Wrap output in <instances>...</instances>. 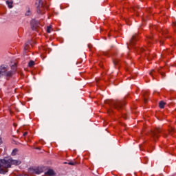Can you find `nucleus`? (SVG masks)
<instances>
[{"instance_id":"obj_21","label":"nucleus","mask_w":176,"mask_h":176,"mask_svg":"<svg viewBox=\"0 0 176 176\" xmlns=\"http://www.w3.org/2000/svg\"><path fill=\"white\" fill-rule=\"evenodd\" d=\"M167 30H162V35H166L167 34Z\"/></svg>"},{"instance_id":"obj_11","label":"nucleus","mask_w":176,"mask_h":176,"mask_svg":"<svg viewBox=\"0 0 176 176\" xmlns=\"http://www.w3.org/2000/svg\"><path fill=\"white\" fill-rule=\"evenodd\" d=\"M54 175V170L50 169L45 173L46 176H51Z\"/></svg>"},{"instance_id":"obj_2","label":"nucleus","mask_w":176,"mask_h":176,"mask_svg":"<svg viewBox=\"0 0 176 176\" xmlns=\"http://www.w3.org/2000/svg\"><path fill=\"white\" fill-rule=\"evenodd\" d=\"M16 71H17V64L16 63L11 66V70L8 65H0V78L4 76L6 79H10L16 74Z\"/></svg>"},{"instance_id":"obj_29","label":"nucleus","mask_w":176,"mask_h":176,"mask_svg":"<svg viewBox=\"0 0 176 176\" xmlns=\"http://www.w3.org/2000/svg\"><path fill=\"white\" fill-rule=\"evenodd\" d=\"M32 30H35L36 28V26L32 27Z\"/></svg>"},{"instance_id":"obj_15","label":"nucleus","mask_w":176,"mask_h":176,"mask_svg":"<svg viewBox=\"0 0 176 176\" xmlns=\"http://www.w3.org/2000/svg\"><path fill=\"white\" fill-rule=\"evenodd\" d=\"M17 152H18V150L16 149V148H14V149L12 151V156H16V154L17 153Z\"/></svg>"},{"instance_id":"obj_35","label":"nucleus","mask_w":176,"mask_h":176,"mask_svg":"<svg viewBox=\"0 0 176 176\" xmlns=\"http://www.w3.org/2000/svg\"><path fill=\"white\" fill-rule=\"evenodd\" d=\"M154 28H156V26H154Z\"/></svg>"},{"instance_id":"obj_7","label":"nucleus","mask_w":176,"mask_h":176,"mask_svg":"<svg viewBox=\"0 0 176 176\" xmlns=\"http://www.w3.org/2000/svg\"><path fill=\"white\" fill-rule=\"evenodd\" d=\"M138 39V36L136 34L133 35L131 39L129 41V43L128 44V49H130L131 46H134Z\"/></svg>"},{"instance_id":"obj_16","label":"nucleus","mask_w":176,"mask_h":176,"mask_svg":"<svg viewBox=\"0 0 176 176\" xmlns=\"http://www.w3.org/2000/svg\"><path fill=\"white\" fill-rule=\"evenodd\" d=\"M155 72H156L155 71V69H152L150 72H149V75H151V76H152L153 78V75H155Z\"/></svg>"},{"instance_id":"obj_1","label":"nucleus","mask_w":176,"mask_h":176,"mask_svg":"<svg viewBox=\"0 0 176 176\" xmlns=\"http://www.w3.org/2000/svg\"><path fill=\"white\" fill-rule=\"evenodd\" d=\"M21 164V161L18 160H13L12 157H6L0 160V174H6L9 171L12 166H19Z\"/></svg>"},{"instance_id":"obj_19","label":"nucleus","mask_w":176,"mask_h":176,"mask_svg":"<svg viewBox=\"0 0 176 176\" xmlns=\"http://www.w3.org/2000/svg\"><path fill=\"white\" fill-rule=\"evenodd\" d=\"M29 47H30V43H27L24 47L25 50H28Z\"/></svg>"},{"instance_id":"obj_33","label":"nucleus","mask_w":176,"mask_h":176,"mask_svg":"<svg viewBox=\"0 0 176 176\" xmlns=\"http://www.w3.org/2000/svg\"><path fill=\"white\" fill-rule=\"evenodd\" d=\"M14 126L16 127V126H17V124H14Z\"/></svg>"},{"instance_id":"obj_25","label":"nucleus","mask_w":176,"mask_h":176,"mask_svg":"<svg viewBox=\"0 0 176 176\" xmlns=\"http://www.w3.org/2000/svg\"><path fill=\"white\" fill-rule=\"evenodd\" d=\"M173 27H175L176 23L175 22H173Z\"/></svg>"},{"instance_id":"obj_12","label":"nucleus","mask_w":176,"mask_h":176,"mask_svg":"<svg viewBox=\"0 0 176 176\" xmlns=\"http://www.w3.org/2000/svg\"><path fill=\"white\" fill-rule=\"evenodd\" d=\"M165 105H166V102H164L163 101L160 102V104H159L160 108L163 109V108H164Z\"/></svg>"},{"instance_id":"obj_10","label":"nucleus","mask_w":176,"mask_h":176,"mask_svg":"<svg viewBox=\"0 0 176 176\" xmlns=\"http://www.w3.org/2000/svg\"><path fill=\"white\" fill-rule=\"evenodd\" d=\"M153 41V39L152 38V36H148L146 37V41L147 42V43H148V45H152Z\"/></svg>"},{"instance_id":"obj_3","label":"nucleus","mask_w":176,"mask_h":176,"mask_svg":"<svg viewBox=\"0 0 176 176\" xmlns=\"http://www.w3.org/2000/svg\"><path fill=\"white\" fill-rule=\"evenodd\" d=\"M106 104H108L111 108H115L117 111H120V109H123L124 105H126V102L124 101L120 100H106Z\"/></svg>"},{"instance_id":"obj_22","label":"nucleus","mask_w":176,"mask_h":176,"mask_svg":"<svg viewBox=\"0 0 176 176\" xmlns=\"http://www.w3.org/2000/svg\"><path fill=\"white\" fill-rule=\"evenodd\" d=\"M27 135H28V132H24L23 137H27Z\"/></svg>"},{"instance_id":"obj_5","label":"nucleus","mask_w":176,"mask_h":176,"mask_svg":"<svg viewBox=\"0 0 176 176\" xmlns=\"http://www.w3.org/2000/svg\"><path fill=\"white\" fill-rule=\"evenodd\" d=\"M38 14H44L45 13V6L42 0H38V6L37 7Z\"/></svg>"},{"instance_id":"obj_9","label":"nucleus","mask_w":176,"mask_h":176,"mask_svg":"<svg viewBox=\"0 0 176 176\" xmlns=\"http://www.w3.org/2000/svg\"><path fill=\"white\" fill-rule=\"evenodd\" d=\"M6 2L9 9H12V8H13V0H7Z\"/></svg>"},{"instance_id":"obj_4","label":"nucleus","mask_w":176,"mask_h":176,"mask_svg":"<svg viewBox=\"0 0 176 176\" xmlns=\"http://www.w3.org/2000/svg\"><path fill=\"white\" fill-rule=\"evenodd\" d=\"M162 129H155L154 131H151L150 135L153 138L154 141H156L157 138H159V134H160Z\"/></svg>"},{"instance_id":"obj_14","label":"nucleus","mask_w":176,"mask_h":176,"mask_svg":"<svg viewBox=\"0 0 176 176\" xmlns=\"http://www.w3.org/2000/svg\"><path fill=\"white\" fill-rule=\"evenodd\" d=\"M29 67H34L35 65V62L34 60H30L28 64Z\"/></svg>"},{"instance_id":"obj_8","label":"nucleus","mask_w":176,"mask_h":176,"mask_svg":"<svg viewBox=\"0 0 176 176\" xmlns=\"http://www.w3.org/2000/svg\"><path fill=\"white\" fill-rule=\"evenodd\" d=\"M138 52H141V53H145L146 56H148V54H149V50H148L147 47L145 48H138Z\"/></svg>"},{"instance_id":"obj_24","label":"nucleus","mask_w":176,"mask_h":176,"mask_svg":"<svg viewBox=\"0 0 176 176\" xmlns=\"http://www.w3.org/2000/svg\"><path fill=\"white\" fill-rule=\"evenodd\" d=\"M26 16H30V11H28L26 14H25Z\"/></svg>"},{"instance_id":"obj_18","label":"nucleus","mask_w":176,"mask_h":176,"mask_svg":"<svg viewBox=\"0 0 176 176\" xmlns=\"http://www.w3.org/2000/svg\"><path fill=\"white\" fill-rule=\"evenodd\" d=\"M52 26H47V32H48V34H50V32H52Z\"/></svg>"},{"instance_id":"obj_34","label":"nucleus","mask_w":176,"mask_h":176,"mask_svg":"<svg viewBox=\"0 0 176 176\" xmlns=\"http://www.w3.org/2000/svg\"><path fill=\"white\" fill-rule=\"evenodd\" d=\"M144 102H146V100H144Z\"/></svg>"},{"instance_id":"obj_17","label":"nucleus","mask_w":176,"mask_h":176,"mask_svg":"<svg viewBox=\"0 0 176 176\" xmlns=\"http://www.w3.org/2000/svg\"><path fill=\"white\" fill-rule=\"evenodd\" d=\"M68 164H69L70 166H76V164H78V162H70L68 163Z\"/></svg>"},{"instance_id":"obj_28","label":"nucleus","mask_w":176,"mask_h":176,"mask_svg":"<svg viewBox=\"0 0 176 176\" xmlns=\"http://www.w3.org/2000/svg\"><path fill=\"white\" fill-rule=\"evenodd\" d=\"M171 132L174 131V129L173 128H171L170 131Z\"/></svg>"},{"instance_id":"obj_31","label":"nucleus","mask_w":176,"mask_h":176,"mask_svg":"<svg viewBox=\"0 0 176 176\" xmlns=\"http://www.w3.org/2000/svg\"><path fill=\"white\" fill-rule=\"evenodd\" d=\"M169 133H170V134H171V135H173V132H171V131H169Z\"/></svg>"},{"instance_id":"obj_27","label":"nucleus","mask_w":176,"mask_h":176,"mask_svg":"<svg viewBox=\"0 0 176 176\" xmlns=\"http://www.w3.org/2000/svg\"><path fill=\"white\" fill-rule=\"evenodd\" d=\"M2 144V138H0V145Z\"/></svg>"},{"instance_id":"obj_32","label":"nucleus","mask_w":176,"mask_h":176,"mask_svg":"<svg viewBox=\"0 0 176 176\" xmlns=\"http://www.w3.org/2000/svg\"><path fill=\"white\" fill-rule=\"evenodd\" d=\"M108 36H111V34H108Z\"/></svg>"},{"instance_id":"obj_6","label":"nucleus","mask_w":176,"mask_h":176,"mask_svg":"<svg viewBox=\"0 0 176 176\" xmlns=\"http://www.w3.org/2000/svg\"><path fill=\"white\" fill-rule=\"evenodd\" d=\"M29 173L30 174H41V173H43V169L41 167L30 168L29 169Z\"/></svg>"},{"instance_id":"obj_20","label":"nucleus","mask_w":176,"mask_h":176,"mask_svg":"<svg viewBox=\"0 0 176 176\" xmlns=\"http://www.w3.org/2000/svg\"><path fill=\"white\" fill-rule=\"evenodd\" d=\"M113 64H114V65H118L119 64V60L118 59L114 60Z\"/></svg>"},{"instance_id":"obj_26","label":"nucleus","mask_w":176,"mask_h":176,"mask_svg":"<svg viewBox=\"0 0 176 176\" xmlns=\"http://www.w3.org/2000/svg\"><path fill=\"white\" fill-rule=\"evenodd\" d=\"M160 43H163V39L160 40Z\"/></svg>"},{"instance_id":"obj_13","label":"nucleus","mask_w":176,"mask_h":176,"mask_svg":"<svg viewBox=\"0 0 176 176\" xmlns=\"http://www.w3.org/2000/svg\"><path fill=\"white\" fill-rule=\"evenodd\" d=\"M157 72L162 76V78H164L166 76V74L163 72H161L160 69H158Z\"/></svg>"},{"instance_id":"obj_30","label":"nucleus","mask_w":176,"mask_h":176,"mask_svg":"<svg viewBox=\"0 0 176 176\" xmlns=\"http://www.w3.org/2000/svg\"><path fill=\"white\" fill-rule=\"evenodd\" d=\"M124 119H127V117L126 116H123Z\"/></svg>"},{"instance_id":"obj_23","label":"nucleus","mask_w":176,"mask_h":176,"mask_svg":"<svg viewBox=\"0 0 176 176\" xmlns=\"http://www.w3.org/2000/svg\"><path fill=\"white\" fill-rule=\"evenodd\" d=\"M147 60H152V58H151V56H147Z\"/></svg>"}]
</instances>
